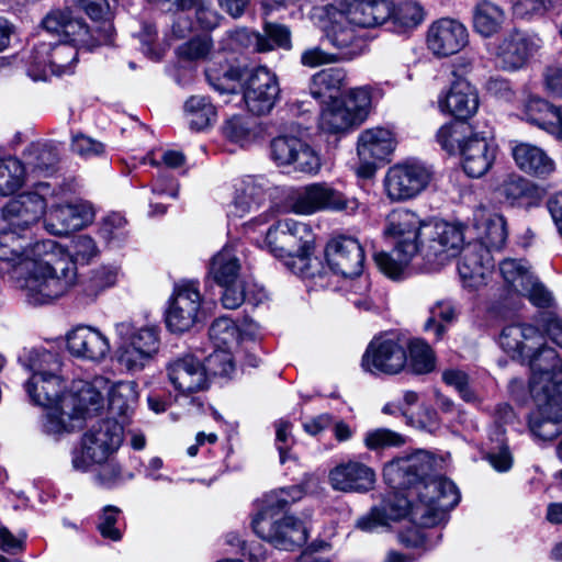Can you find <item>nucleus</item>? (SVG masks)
<instances>
[{
    "label": "nucleus",
    "mask_w": 562,
    "mask_h": 562,
    "mask_svg": "<svg viewBox=\"0 0 562 562\" xmlns=\"http://www.w3.org/2000/svg\"><path fill=\"white\" fill-rule=\"evenodd\" d=\"M435 462L427 451L417 450L385 464L383 475L392 491L380 506L360 517L356 527L372 532L407 515L423 527L443 521L446 513L460 502V492L449 479L430 476Z\"/></svg>",
    "instance_id": "obj_1"
},
{
    "label": "nucleus",
    "mask_w": 562,
    "mask_h": 562,
    "mask_svg": "<svg viewBox=\"0 0 562 562\" xmlns=\"http://www.w3.org/2000/svg\"><path fill=\"white\" fill-rule=\"evenodd\" d=\"M20 232L11 227L0 232V271L5 270L29 304H50L63 297L72 283L74 267H56L64 255L61 245L56 240L25 244Z\"/></svg>",
    "instance_id": "obj_2"
},
{
    "label": "nucleus",
    "mask_w": 562,
    "mask_h": 562,
    "mask_svg": "<svg viewBox=\"0 0 562 562\" xmlns=\"http://www.w3.org/2000/svg\"><path fill=\"white\" fill-rule=\"evenodd\" d=\"M304 494L305 491L299 485L266 494L262 506L251 522L255 533L276 548L283 550H293L305 544L308 539L306 521L291 515L280 516L285 508L300 501Z\"/></svg>",
    "instance_id": "obj_3"
},
{
    "label": "nucleus",
    "mask_w": 562,
    "mask_h": 562,
    "mask_svg": "<svg viewBox=\"0 0 562 562\" xmlns=\"http://www.w3.org/2000/svg\"><path fill=\"white\" fill-rule=\"evenodd\" d=\"M265 243L284 266L301 278L322 277L323 266L314 256L315 236L310 225L285 218L269 227Z\"/></svg>",
    "instance_id": "obj_4"
},
{
    "label": "nucleus",
    "mask_w": 562,
    "mask_h": 562,
    "mask_svg": "<svg viewBox=\"0 0 562 562\" xmlns=\"http://www.w3.org/2000/svg\"><path fill=\"white\" fill-rule=\"evenodd\" d=\"M109 379L102 375L92 380H74L63 398L60 414H44L43 431L53 437L72 432L80 420L98 414L104 407Z\"/></svg>",
    "instance_id": "obj_5"
},
{
    "label": "nucleus",
    "mask_w": 562,
    "mask_h": 562,
    "mask_svg": "<svg viewBox=\"0 0 562 562\" xmlns=\"http://www.w3.org/2000/svg\"><path fill=\"white\" fill-rule=\"evenodd\" d=\"M423 221L415 212L408 209H395L385 220L384 235L394 240L392 254L378 252L374 260L379 269L391 279L404 276L408 265L414 261L418 252Z\"/></svg>",
    "instance_id": "obj_6"
},
{
    "label": "nucleus",
    "mask_w": 562,
    "mask_h": 562,
    "mask_svg": "<svg viewBox=\"0 0 562 562\" xmlns=\"http://www.w3.org/2000/svg\"><path fill=\"white\" fill-rule=\"evenodd\" d=\"M22 364L31 372L25 391L31 401L45 408V414H60L66 385L61 374L59 357L47 350L33 349L21 358Z\"/></svg>",
    "instance_id": "obj_7"
},
{
    "label": "nucleus",
    "mask_w": 562,
    "mask_h": 562,
    "mask_svg": "<svg viewBox=\"0 0 562 562\" xmlns=\"http://www.w3.org/2000/svg\"><path fill=\"white\" fill-rule=\"evenodd\" d=\"M499 346L513 358L528 362L536 390L538 378L549 379V370L557 364V351L547 346L543 335L532 325L506 326L501 333Z\"/></svg>",
    "instance_id": "obj_8"
},
{
    "label": "nucleus",
    "mask_w": 562,
    "mask_h": 562,
    "mask_svg": "<svg viewBox=\"0 0 562 562\" xmlns=\"http://www.w3.org/2000/svg\"><path fill=\"white\" fill-rule=\"evenodd\" d=\"M462 229L451 223L429 220L422 226L418 239L416 266L426 271H435L456 257L463 245Z\"/></svg>",
    "instance_id": "obj_9"
},
{
    "label": "nucleus",
    "mask_w": 562,
    "mask_h": 562,
    "mask_svg": "<svg viewBox=\"0 0 562 562\" xmlns=\"http://www.w3.org/2000/svg\"><path fill=\"white\" fill-rule=\"evenodd\" d=\"M115 334L120 339L117 361L131 373L144 370L159 351L160 337L157 326L136 328L131 322L124 321L115 324Z\"/></svg>",
    "instance_id": "obj_10"
},
{
    "label": "nucleus",
    "mask_w": 562,
    "mask_h": 562,
    "mask_svg": "<svg viewBox=\"0 0 562 562\" xmlns=\"http://www.w3.org/2000/svg\"><path fill=\"white\" fill-rule=\"evenodd\" d=\"M122 442L123 428L119 423L105 419L93 425L82 435L80 448L71 453L72 468L87 472L92 465L109 461Z\"/></svg>",
    "instance_id": "obj_11"
},
{
    "label": "nucleus",
    "mask_w": 562,
    "mask_h": 562,
    "mask_svg": "<svg viewBox=\"0 0 562 562\" xmlns=\"http://www.w3.org/2000/svg\"><path fill=\"white\" fill-rule=\"evenodd\" d=\"M371 88L350 89L344 99L330 100L322 110L319 128L328 134H345L359 126L371 109Z\"/></svg>",
    "instance_id": "obj_12"
},
{
    "label": "nucleus",
    "mask_w": 562,
    "mask_h": 562,
    "mask_svg": "<svg viewBox=\"0 0 562 562\" xmlns=\"http://www.w3.org/2000/svg\"><path fill=\"white\" fill-rule=\"evenodd\" d=\"M361 366L372 374L402 372L407 366V338L395 331L375 336L362 356Z\"/></svg>",
    "instance_id": "obj_13"
},
{
    "label": "nucleus",
    "mask_w": 562,
    "mask_h": 562,
    "mask_svg": "<svg viewBox=\"0 0 562 562\" xmlns=\"http://www.w3.org/2000/svg\"><path fill=\"white\" fill-rule=\"evenodd\" d=\"M542 47V40L533 33L512 30L487 45L494 65L503 71L522 69Z\"/></svg>",
    "instance_id": "obj_14"
},
{
    "label": "nucleus",
    "mask_w": 562,
    "mask_h": 562,
    "mask_svg": "<svg viewBox=\"0 0 562 562\" xmlns=\"http://www.w3.org/2000/svg\"><path fill=\"white\" fill-rule=\"evenodd\" d=\"M538 378L537 390L529 382L530 393L537 407L530 413L528 427L538 441H551L562 432V396L550 391L548 384L542 385Z\"/></svg>",
    "instance_id": "obj_15"
},
{
    "label": "nucleus",
    "mask_w": 562,
    "mask_h": 562,
    "mask_svg": "<svg viewBox=\"0 0 562 562\" xmlns=\"http://www.w3.org/2000/svg\"><path fill=\"white\" fill-rule=\"evenodd\" d=\"M78 52V48L69 43L42 42L30 56L27 76L33 81H46L52 76L72 74Z\"/></svg>",
    "instance_id": "obj_16"
},
{
    "label": "nucleus",
    "mask_w": 562,
    "mask_h": 562,
    "mask_svg": "<svg viewBox=\"0 0 562 562\" xmlns=\"http://www.w3.org/2000/svg\"><path fill=\"white\" fill-rule=\"evenodd\" d=\"M240 268L232 245L224 246L211 259L209 274L223 288L221 300L225 308H238L245 301V281L240 279Z\"/></svg>",
    "instance_id": "obj_17"
},
{
    "label": "nucleus",
    "mask_w": 562,
    "mask_h": 562,
    "mask_svg": "<svg viewBox=\"0 0 562 562\" xmlns=\"http://www.w3.org/2000/svg\"><path fill=\"white\" fill-rule=\"evenodd\" d=\"M49 184L36 183L32 190L18 194L7 202L1 210L3 221L11 228L26 231L46 216L47 196L50 195Z\"/></svg>",
    "instance_id": "obj_18"
},
{
    "label": "nucleus",
    "mask_w": 562,
    "mask_h": 562,
    "mask_svg": "<svg viewBox=\"0 0 562 562\" xmlns=\"http://www.w3.org/2000/svg\"><path fill=\"white\" fill-rule=\"evenodd\" d=\"M166 374L173 390V402L190 400L191 403L195 393L205 391L210 385L203 362L193 355L170 360L166 366Z\"/></svg>",
    "instance_id": "obj_19"
},
{
    "label": "nucleus",
    "mask_w": 562,
    "mask_h": 562,
    "mask_svg": "<svg viewBox=\"0 0 562 562\" xmlns=\"http://www.w3.org/2000/svg\"><path fill=\"white\" fill-rule=\"evenodd\" d=\"M432 171L419 161H406L392 166L384 177V191L394 202L415 198L430 183Z\"/></svg>",
    "instance_id": "obj_20"
},
{
    "label": "nucleus",
    "mask_w": 562,
    "mask_h": 562,
    "mask_svg": "<svg viewBox=\"0 0 562 562\" xmlns=\"http://www.w3.org/2000/svg\"><path fill=\"white\" fill-rule=\"evenodd\" d=\"M201 303L198 281L183 280L176 283L166 312L167 327L175 333L192 328L199 319Z\"/></svg>",
    "instance_id": "obj_21"
},
{
    "label": "nucleus",
    "mask_w": 562,
    "mask_h": 562,
    "mask_svg": "<svg viewBox=\"0 0 562 562\" xmlns=\"http://www.w3.org/2000/svg\"><path fill=\"white\" fill-rule=\"evenodd\" d=\"M396 137L392 130L383 126L366 128L358 135L357 155L361 165L357 173L362 178L374 175V162L389 157L396 147Z\"/></svg>",
    "instance_id": "obj_22"
},
{
    "label": "nucleus",
    "mask_w": 562,
    "mask_h": 562,
    "mask_svg": "<svg viewBox=\"0 0 562 562\" xmlns=\"http://www.w3.org/2000/svg\"><path fill=\"white\" fill-rule=\"evenodd\" d=\"M280 92L277 75L267 67L252 69L244 85L245 103L256 115L270 113L280 99Z\"/></svg>",
    "instance_id": "obj_23"
},
{
    "label": "nucleus",
    "mask_w": 562,
    "mask_h": 562,
    "mask_svg": "<svg viewBox=\"0 0 562 562\" xmlns=\"http://www.w3.org/2000/svg\"><path fill=\"white\" fill-rule=\"evenodd\" d=\"M271 158L280 167H292L304 173H316L321 168L317 153L301 138L281 135L272 139Z\"/></svg>",
    "instance_id": "obj_24"
},
{
    "label": "nucleus",
    "mask_w": 562,
    "mask_h": 562,
    "mask_svg": "<svg viewBox=\"0 0 562 562\" xmlns=\"http://www.w3.org/2000/svg\"><path fill=\"white\" fill-rule=\"evenodd\" d=\"M469 31L459 20L441 18L427 30L426 45L437 58H447L460 53L469 44Z\"/></svg>",
    "instance_id": "obj_25"
},
{
    "label": "nucleus",
    "mask_w": 562,
    "mask_h": 562,
    "mask_svg": "<svg viewBox=\"0 0 562 562\" xmlns=\"http://www.w3.org/2000/svg\"><path fill=\"white\" fill-rule=\"evenodd\" d=\"M329 269L346 278L360 276L364 265V251L359 240L340 235L331 238L325 248Z\"/></svg>",
    "instance_id": "obj_26"
},
{
    "label": "nucleus",
    "mask_w": 562,
    "mask_h": 562,
    "mask_svg": "<svg viewBox=\"0 0 562 562\" xmlns=\"http://www.w3.org/2000/svg\"><path fill=\"white\" fill-rule=\"evenodd\" d=\"M94 216V209L88 201L57 204L48 209L44 217V227L49 234L63 236L88 226Z\"/></svg>",
    "instance_id": "obj_27"
},
{
    "label": "nucleus",
    "mask_w": 562,
    "mask_h": 562,
    "mask_svg": "<svg viewBox=\"0 0 562 562\" xmlns=\"http://www.w3.org/2000/svg\"><path fill=\"white\" fill-rule=\"evenodd\" d=\"M437 104L442 114L465 121L479 110V92L468 80L457 78L448 89L439 93Z\"/></svg>",
    "instance_id": "obj_28"
},
{
    "label": "nucleus",
    "mask_w": 562,
    "mask_h": 562,
    "mask_svg": "<svg viewBox=\"0 0 562 562\" xmlns=\"http://www.w3.org/2000/svg\"><path fill=\"white\" fill-rule=\"evenodd\" d=\"M66 347L75 358L100 362L111 350L109 338L98 328L79 325L66 335Z\"/></svg>",
    "instance_id": "obj_29"
},
{
    "label": "nucleus",
    "mask_w": 562,
    "mask_h": 562,
    "mask_svg": "<svg viewBox=\"0 0 562 562\" xmlns=\"http://www.w3.org/2000/svg\"><path fill=\"white\" fill-rule=\"evenodd\" d=\"M493 268V257L485 246L469 244L463 248L458 272L464 288L477 290L485 285Z\"/></svg>",
    "instance_id": "obj_30"
},
{
    "label": "nucleus",
    "mask_w": 562,
    "mask_h": 562,
    "mask_svg": "<svg viewBox=\"0 0 562 562\" xmlns=\"http://www.w3.org/2000/svg\"><path fill=\"white\" fill-rule=\"evenodd\" d=\"M375 481L374 470L358 461L338 463L328 473L330 487L344 493H367L373 490Z\"/></svg>",
    "instance_id": "obj_31"
},
{
    "label": "nucleus",
    "mask_w": 562,
    "mask_h": 562,
    "mask_svg": "<svg viewBox=\"0 0 562 562\" xmlns=\"http://www.w3.org/2000/svg\"><path fill=\"white\" fill-rule=\"evenodd\" d=\"M496 155L497 145L492 137L473 133L460 154L462 168L469 177L480 178L492 168Z\"/></svg>",
    "instance_id": "obj_32"
},
{
    "label": "nucleus",
    "mask_w": 562,
    "mask_h": 562,
    "mask_svg": "<svg viewBox=\"0 0 562 562\" xmlns=\"http://www.w3.org/2000/svg\"><path fill=\"white\" fill-rule=\"evenodd\" d=\"M510 154L517 168L529 176L544 179L555 171L554 160L538 145L512 140Z\"/></svg>",
    "instance_id": "obj_33"
},
{
    "label": "nucleus",
    "mask_w": 562,
    "mask_h": 562,
    "mask_svg": "<svg viewBox=\"0 0 562 562\" xmlns=\"http://www.w3.org/2000/svg\"><path fill=\"white\" fill-rule=\"evenodd\" d=\"M114 27L112 22H104L93 32L80 19H74L69 15L63 29L61 43H69L78 50L85 48L91 50L99 45H108L112 43Z\"/></svg>",
    "instance_id": "obj_34"
},
{
    "label": "nucleus",
    "mask_w": 562,
    "mask_h": 562,
    "mask_svg": "<svg viewBox=\"0 0 562 562\" xmlns=\"http://www.w3.org/2000/svg\"><path fill=\"white\" fill-rule=\"evenodd\" d=\"M350 25L352 23L344 11L325 29L326 38L338 50L336 54L341 57L342 61L359 56L363 48L361 37Z\"/></svg>",
    "instance_id": "obj_35"
},
{
    "label": "nucleus",
    "mask_w": 562,
    "mask_h": 562,
    "mask_svg": "<svg viewBox=\"0 0 562 562\" xmlns=\"http://www.w3.org/2000/svg\"><path fill=\"white\" fill-rule=\"evenodd\" d=\"M472 225L476 229L481 244L490 251L501 249L507 239V229L505 218L497 213H493L486 207H477L473 212Z\"/></svg>",
    "instance_id": "obj_36"
},
{
    "label": "nucleus",
    "mask_w": 562,
    "mask_h": 562,
    "mask_svg": "<svg viewBox=\"0 0 562 562\" xmlns=\"http://www.w3.org/2000/svg\"><path fill=\"white\" fill-rule=\"evenodd\" d=\"M345 12L352 25L375 27L389 21L392 0H352Z\"/></svg>",
    "instance_id": "obj_37"
},
{
    "label": "nucleus",
    "mask_w": 562,
    "mask_h": 562,
    "mask_svg": "<svg viewBox=\"0 0 562 562\" xmlns=\"http://www.w3.org/2000/svg\"><path fill=\"white\" fill-rule=\"evenodd\" d=\"M61 249L64 250V255L59 258V261L58 263H56V267L61 268L71 265L74 267L75 272L74 281L68 286V289L63 293L64 296L77 283V265H89L92 260L99 257L100 248L93 237L87 234H80L72 237L68 248L61 245Z\"/></svg>",
    "instance_id": "obj_38"
},
{
    "label": "nucleus",
    "mask_w": 562,
    "mask_h": 562,
    "mask_svg": "<svg viewBox=\"0 0 562 562\" xmlns=\"http://www.w3.org/2000/svg\"><path fill=\"white\" fill-rule=\"evenodd\" d=\"M267 199V181L263 177L247 176L235 184L233 200L234 213L236 216H244L254 211Z\"/></svg>",
    "instance_id": "obj_39"
},
{
    "label": "nucleus",
    "mask_w": 562,
    "mask_h": 562,
    "mask_svg": "<svg viewBox=\"0 0 562 562\" xmlns=\"http://www.w3.org/2000/svg\"><path fill=\"white\" fill-rule=\"evenodd\" d=\"M330 186L327 183H313L293 191L288 203L290 210L300 215H312L326 211Z\"/></svg>",
    "instance_id": "obj_40"
},
{
    "label": "nucleus",
    "mask_w": 562,
    "mask_h": 562,
    "mask_svg": "<svg viewBox=\"0 0 562 562\" xmlns=\"http://www.w3.org/2000/svg\"><path fill=\"white\" fill-rule=\"evenodd\" d=\"M223 133L232 143L248 147L263 138L265 128L256 119L235 115L225 122Z\"/></svg>",
    "instance_id": "obj_41"
},
{
    "label": "nucleus",
    "mask_w": 562,
    "mask_h": 562,
    "mask_svg": "<svg viewBox=\"0 0 562 562\" xmlns=\"http://www.w3.org/2000/svg\"><path fill=\"white\" fill-rule=\"evenodd\" d=\"M505 20V11L488 0L479 1L473 9V30L482 37L488 38L497 34Z\"/></svg>",
    "instance_id": "obj_42"
},
{
    "label": "nucleus",
    "mask_w": 562,
    "mask_h": 562,
    "mask_svg": "<svg viewBox=\"0 0 562 562\" xmlns=\"http://www.w3.org/2000/svg\"><path fill=\"white\" fill-rule=\"evenodd\" d=\"M346 85L347 72L344 68H327L312 76L310 92L315 99L334 100Z\"/></svg>",
    "instance_id": "obj_43"
},
{
    "label": "nucleus",
    "mask_w": 562,
    "mask_h": 562,
    "mask_svg": "<svg viewBox=\"0 0 562 562\" xmlns=\"http://www.w3.org/2000/svg\"><path fill=\"white\" fill-rule=\"evenodd\" d=\"M265 34L257 32H240L246 36L248 42L255 43V50L269 52L276 47L289 49L291 47V32L282 24L266 22L263 27Z\"/></svg>",
    "instance_id": "obj_44"
},
{
    "label": "nucleus",
    "mask_w": 562,
    "mask_h": 562,
    "mask_svg": "<svg viewBox=\"0 0 562 562\" xmlns=\"http://www.w3.org/2000/svg\"><path fill=\"white\" fill-rule=\"evenodd\" d=\"M110 409L119 415L125 416L135 407L138 400L137 383L134 381L109 380V387L105 390Z\"/></svg>",
    "instance_id": "obj_45"
},
{
    "label": "nucleus",
    "mask_w": 562,
    "mask_h": 562,
    "mask_svg": "<svg viewBox=\"0 0 562 562\" xmlns=\"http://www.w3.org/2000/svg\"><path fill=\"white\" fill-rule=\"evenodd\" d=\"M499 271L504 281L513 291L521 294L536 279L530 266L522 259L506 258L499 263Z\"/></svg>",
    "instance_id": "obj_46"
},
{
    "label": "nucleus",
    "mask_w": 562,
    "mask_h": 562,
    "mask_svg": "<svg viewBox=\"0 0 562 562\" xmlns=\"http://www.w3.org/2000/svg\"><path fill=\"white\" fill-rule=\"evenodd\" d=\"M424 20V10L415 1H404L394 5L389 21L397 33H404L416 29Z\"/></svg>",
    "instance_id": "obj_47"
},
{
    "label": "nucleus",
    "mask_w": 562,
    "mask_h": 562,
    "mask_svg": "<svg viewBox=\"0 0 562 562\" xmlns=\"http://www.w3.org/2000/svg\"><path fill=\"white\" fill-rule=\"evenodd\" d=\"M25 183V167L16 158L0 159V196H10Z\"/></svg>",
    "instance_id": "obj_48"
},
{
    "label": "nucleus",
    "mask_w": 562,
    "mask_h": 562,
    "mask_svg": "<svg viewBox=\"0 0 562 562\" xmlns=\"http://www.w3.org/2000/svg\"><path fill=\"white\" fill-rule=\"evenodd\" d=\"M555 109L557 106L547 100L530 95L524 102L522 114L527 122L549 133Z\"/></svg>",
    "instance_id": "obj_49"
},
{
    "label": "nucleus",
    "mask_w": 562,
    "mask_h": 562,
    "mask_svg": "<svg viewBox=\"0 0 562 562\" xmlns=\"http://www.w3.org/2000/svg\"><path fill=\"white\" fill-rule=\"evenodd\" d=\"M472 134L465 125L458 122H449L439 127L436 133V140L441 149L449 155H460L463 144L468 142V137Z\"/></svg>",
    "instance_id": "obj_50"
},
{
    "label": "nucleus",
    "mask_w": 562,
    "mask_h": 562,
    "mask_svg": "<svg viewBox=\"0 0 562 562\" xmlns=\"http://www.w3.org/2000/svg\"><path fill=\"white\" fill-rule=\"evenodd\" d=\"M99 233L109 247L119 248L128 237L127 221L120 213H111L102 220Z\"/></svg>",
    "instance_id": "obj_51"
},
{
    "label": "nucleus",
    "mask_w": 562,
    "mask_h": 562,
    "mask_svg": "<svg viewBox=\"0 0 562 562\" xmlns=\"http://www.w3.org/2000/svg\"><path fill=\"white\" fill-rule=\"evenodd\" d=\"M407 350L409 357H407V368L414 373L425 374L435 369V356L425 341L420 339L408 340Z\"/></svg>",
    "instance_id": "obj_52"
},
{
    "label": "nucleus",
    "mask_w": 562,
    "mask_h": 562,
    "mask_svg": "<svg viewBox=\"0 0 562 562\" xmlns=\"http://www.w3.org/2000/svg\"><path fill=\"white\" fill-rule=\"evenodd\" d=\"M457 308L451 301H439L430 308V317L424 327L426 331H432L437 339L446 333V326L441 322L451 324L457 318Z\"/></svg>",
    "instance_id": "obj_53"
},
{
    "label": "nucleus",
    "mask_w": 562,
    "mask_h": 562,
    "mask_svg": "<svg viewBox=\"0 0 562 562\" xmlns=\"http://www.w3.org/2000/svg\"><path fill=\"white\" fill-rule=\"evenodd\" d=\"M209 335L214 348H225L228 350L237 346L239 339L238 327L227 317L215 319L210 327Z\"/></svg>",
    "instance_id": "obj_54"
},
{
    "label": "nucleus",
    "mask_w": 562,
    "mask_h": 562,
    "mask_svg": "<svg viewBox=\"0 0 562 562\" xmlns=\"http://www.w3.org/2000/svg\"><path fill=\"white\" fill-rule=\"evenodd\" d=\"M23 157L33 170L41 172L48 171L58 160L56 150L52 146L42 143L31 144L25 149Z\"/></svg>",
    "instance_id": "obj_55"
},
{
    "label": "nucleus",
    "mask_w": 562,
    "mask_h": 562,
    "mask_svg": "<svg viewBox=\"0 0 562 562\" xmlns=\"http://www.w3.org/2000/svg\"><path fill=\"white\" fill-rule=\"evenodd\" d=\"M70 148L75 155L85 160L103 158L106 155L105 144L82 133L71 136Z\"/></svg>",
    "instance_id": "obj_56"
},
{
    "label": "nucleus",
    "mask_w": 562,
    "mask_h": 562,
    "mask_svg": "<svg viewBox=\"0 0 562 562\" xmlns=\"http://www.w3.org/2000/svg\"><path fill=\"white\" fill-rule=\"evenodd\" d=\"M119 269L115 266H101L91 272L85 292L93 301L104 289L115 284Z\"/></svg>",
    "instance_id": "obj_57"
},
{
    "label": "nucleus",
    "mask_w": 562,
    "mask_h": 562,
    "mask_svg": "<svg viewBox=\"0 0 562 562\" xmlns=\"http://www.w3.org/2000/svg\"><path fill=\"white\" fill-rule=\"evenodd\" d=\"M203 366L206 369L207 378L210 375L229 376L235 371L232 350L215 348L207 356Z\"/></svg>",
    "instance_id": "obj_58"
},
{
    "label": "nucleus",
    "mask_w": 562,
    "mask_h": 562,
    "mask_svg": "<svg viewBox=\"0 0 562 562\" xmlns=\"http://www.w3.org/2000/svg\"><path fill=\"white\" fill-rule=\"evenodd\" d=\"M510 2L514 14L521 19L542 15L548 10H562L561 2L555 3V0H510Z\"/></svg>",
    "instance_id": "obj_59"
},
{
    "label": "nucleus",
    "mask_w": 562,
    "mask_h": 562,
    "mask_svg": "<svg viewBox=\"0 0 562 562\" xmlns=\"http://www.w3.org/2000/svg\"><path fill=\"white\" fill-rule=\"evenodd\" d=\"M366 210V205L357 198L346 195L345 193L330 187L326 211L344 213L351 216L364 213Z\"/></svg>",
    "instance_id": "obj_60"
},
{
    "label": "nucleus",
    "mask_w": 562,
    "mask_h": 562,
    "mask_svg": "<svg viewBox=\"0 0 562 562\" xmlns=\"http://www.w3.org/2000/svg\"><path fill=\"white\" fill-rule=\"evenodd\" d=\"M529 182L519 175H509L498 187V193L510 205L520 202L521 199L528 195Z\"/></svg>",
    "instance_id": "obj_61"
},
{
    "label": "nucleus",
    "mask_w": 562,
    "mask_h": 562,
    "mask_svg": "<svg viewBox=\"0 0 562 562\" xmlns=\"http://www.w3.org/2000/svg\"><path fill=\"white\" fill-rule=\"evenodd\" d=\"M443 382L456 389L460 397L467 403H479L477 394L471 389L469 384L468 374L458 369H449L442 373Z\"/></svg>",
    "instance_id": "obj_62"
},
{
    "label": "nucleus",
    "mask_w": 562,
    "mask_h": 562,
    "mask_svg": "<svg viewBox=\"0 0 562 562\" xmlns=\"http://www.w3.org/2000/svg\"><path fill=\"white\" fill-rule=\"evenodd\" d=\"M100 467L95 476L98 483L104 487H113L126 480L134 477L133 473H124L121 465L114 461L113 457L109 461H105Z\"/></svg>",
    "instance_id": "obj_63"
},
{
    "label": "nucleus",
    "mask_w": 562,
    "mask_h": 562,
    "mask_svg": "<svg viewBox=\"0 0 562 562\" xmlns=\"http://www.w3.org/2000/svg\"><path fill=\"white\" fill-rule=\"evenodd\" d=\"M405 439L398 432L386 428H378L367 432L364 443L371 450L386 447H400L404 445Z\"/></svg>",
    "instance_id": "obj_64"
}]
</instances>
